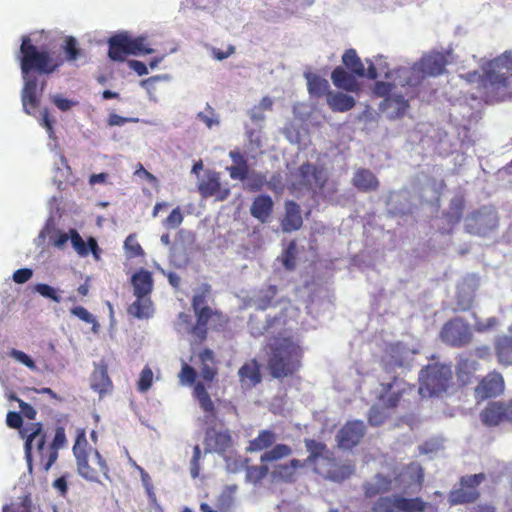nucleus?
<instances>
[{
	"instance_id": "1",
	"label": "nucleus",
	"mask_w": 512,
	"mask_h": 512,
	"mask_svg": "<svg viewBox=\"0 0 512 512\" xmlns=\"http://www.w3.org/2000/svg\"><path fill=\"white\" fill-rule=\"evenodd\" d=\"M292 453L291 446L277 443L272 449L261 454L260 465H248L249 459L239 456L231 462L228 461L227 466L232 472L245 468L246 481L252 484L260 483L267 476H270L271 482L275 484H293L298 479L299 469L305 467V463L296 458L285 463H277Z\"/></svg>"
},
{
	"instance_id": "2",
	"label": "nucleus",
	"mask_w": 512,
	"mask_h": 512,
	"mask_svg": "<svg viewBox=\"0 0 512 512\" xmlns=\"http://www.w3.org/2000/svg\"><path fill=\"white\" fill-rule=\"evenodd\" d=\"M19 61L24 79V87L21 93L23 110L27 114H33L40 104L38 82L34 75L54 73L63 65V58L54 57L46 49L39 50L32 43L31 38L25 35L21 39Z\"/></svg>"
},
{
	"instance_id": "3",
	"label": "nucleus",
	"mask_w": 512,
	"mask_h": 512,
	"mask_svg": "<svg viewBox=\"0 0 512 512\" xmlns=\"http://www.w3.org/2000/svg\"><path fill=\"white\" fill-rule=\"evenodd\" d=\"M401 486V494L381 496L372 505L371 512H438L437 506L421 497H406L407 494H418L424 485V471L419 463L407 465L396 477Z\"/></svg>"
},
{
	"instance_id": "4",
	"label": "nucleus",
	"mask_w": 512,
	"mask_h": 512,
	"mask_svg": "<svg viewBox=\"0 0 512 512\" xmlns=\"http://www.w3.org/2000/svg\"><path fill=\"white\" fill-rule=\"evenodd\" d=\"M512 70V51H505L490 60L482 74L477 71L465 75L467 82L475 84L479 98L487 104L504 100V92L509 86V73Z\"/></svg>"
},
{
	"instance_id": "5",
	"label": "nucleus",
	"mask_w": 512,
	"mask_h": 512,
	"mask_svg": "<svg viewBox=\"0 0 512 512\" xmlns=\"http://www.w3.org/2000/svg\"><path fill=\"white\" fill-rule=\"evenodd\" d=\"M267 367L275 379L297 373L302 365L303 350L292 337H274L267 343Z\"/></svg>"
},
{
	"instance_id": "6",
	"label": "nucleus",
	"mask_w": 512,
	"mask_h": 512,
	"mask_svg": "<svg viewBox=\"0 0 512 512\" xmlns=\"http://www.w3.org/2000/svg\"><path fill=\"white\" fill-rule=\"evenodd\" d=\"M211 293V286L203 284L191 300V306L196 317V323L191 327L190 333L200 342H204L208 335V325L216 331L223 330L229 319L219 310H213L207 304V298Z\"/></svg>"
},
{
	"instance_id": "7",
	"label": "nucleus",
	"mask_w": 512,
	"mask_h": 512,
	"mask_svg": "<svg viewBox=\"0 0 512 512\" xmlns=\"http://www.w3.org/2000/svg\"><path fill=\"white\" fill-rule=\"evenodd\" d=\"M73 454L76 458L78 473L88 481L99 482V476L110 479L109 469L105 459L97 449H93L86 438V431H77Z\"/></svg>"
},
{
	"instance_id": "8",
	"label": "nucleus",
	"mask_w": 512,
	"mask_h": 512,
	"mask_svg": "<svg viewBox=\"0 0 512 512\" xmlns=\"http://www.w3.org/2000/svg\"><path fill=\"white\" fill-rule=\"evenodd\" d=\"M136 300L128 307V313L138 319H148L153 315V303L149 297L153 291L152 273L141 268L131 277Z\"/></svg>"
},
{
	"instance_id": "9",
	"label": "nucleus",
	"mask_w": 512,
	"mask_h": 512,
	"mask_svg": "<svg viewBox=\"0 0 512 512\" xmlns=\"http://www.w3.org/2000/svg\"><path fill=\"white\" fill-rule=\"evenodd\" d=\"M20 436L25 440L24 452L29 468L32 466L33 451H35L39 457L41 467L47 472L51 467H47L45 462L48 455V445L43 424L40 422L28 423L20 430Z\"/></svg>"
},
{
	"instance_id": "10",
	"label": "nucleus",
	"mask_w": 512,
	"mask_h": 512,
	"mask_svg": "<svg viewBox=\"0 0 512 512\" xmlns=\"http://www.w3.org/2000/svg\"><path fill=\"white\" fill-rule=\"evenodd\" d=\"M438 337L448 347L464 348L474 340L473 327L465 318L455 316L442 325Z\"/></svg>"
},
{
	"instance_id": "11",
	"label": "nucleus",
	"mask_w": 512,
	"mask_h": 512,
	"mask_svg": "<svg viewBox=\"0 0 512 512\" xmlns=\"http://www.w3.org/2000/svg\"><path fill=\"white\" fill-rule=\"evenodd\" d=\"M146 38H132L127 33H118L108 40V56L113 61L122 62L128 55L151 54L153 49L145 46Z\"/></svg>"
},
{
	"instance_id": "12",
	"label": "nucleus",
	"mask_w": 512,
	"mask_h": 512,
	"mask_svg": "<svg viewBox=\"0 0 512 512\" xmlns=\"http://www.w3.org/2000/svg\"><path fill=\"white\" fill-rule=\"evenodd\" d=\"M420 390L426 391L429 396H438L448 389L452 380V370L441 363L429 364L419 373Z\"/></svg>"
},
{
	"instance_id": "13",
	"label": "nucleus",
	"mask_w": 512,
	"mask_h": 512,
	"mask_svg": "<svg viewBox=\"0 0 512 512\" xmlns=\"http://www.w3.org/2000/svg\"><path fill=\"white\" fill-rule=\"evenodd\" d=\"M498 225V213L490 206H482L470 212L465 218V231L479 237L488 236Z\"/></svg>"
},
{
	"instance_id": "14",
	"label": "nucleus",
	"mask_w": 512,
	"mask_h": 512,
	"mask_svg": "<svg viewBox=\"0 0 512 512\" xmlns=\"http://www.w3.org/2000/svg\"><path fill=\"white\" fill-rule=\"evenodd\" d=\"M178 378L182 385L193 386V396L198 401L200 408L207 416L214 417L216 415L214 403L204 382L196 381V370L189 364L183 363Z\"/></svg>"
},
{
	"instance_id": "15",
	"label": "nucleus",
	"mask_w": 512,
	"mask_h": 512,
	"mask_svg": "<svg viewBox=\"0 0 512 512\" xmlns=\"http://www.w3.org/2000/svg\"><path fill=\"white\" fill-rule=\"evenodd\" d=\"M484 473L462 476L459 486L453 488L448 494V502L451 506L470 504L480 498L479 485L485 481Z\"/></svg>"
},
{
	"instance_id": "16",
	"label": "nucleus",
	"mask_w": 512,
	"mask_h": 512,
	"mask_svg": "<svg viewBox=\"0 0 512 512\" xmlns=\"http://www.w3.org/2000/svg\"><path fill=\"white\" fill-rule=\"evenodd\" d=\"M411 389L412 387L406 381L394 377L391 382L381 384L378 400L384 408L395 409L403 396Z\"/></svg>"
},
{
	"instance_id": "17",
	"label": "nucleus",
	"mask_w": 512,
	"mask_h": 512,
	"mask_svg": "<svg viewBox=\"0 0 512 512\" xmlns=\"http://www.w3.org/2000/svg\"><path fill=\"white\" fill-rule=\"evenodd\" d=\"M481 423L488 428L510 424L508 401H491L479 413Z\"/></svg>"
},
{
	"instance_id": "18",
	"label": "nucleus",
	"mask_w": 512,
	"mask_h": 512,
	"mask_svg": "<svg viewBox=\"0 0 512 512\" xmlns=\"http://www.w3.org/2000/svg\"><path fill=\"white\" fill-rule=\"evenodd\" d=\"M366 434V426L362 420L347 421L336 435L340 448L350 450L357 446Z\"/></svg>"
},
{
	"instance_id": "19",
	"label": "nucleus",
	"mask_w": 512,
	"mask_h": 512,
	"mask_svg": "<svg viewBox=\"0 0 512 512\" xmlns=\"http://www.w3.org/2000/svg\"><path fill=\"white\" fill-rule=\"evenodd\" d=\"M505 388L503 376L496 371L488 373L475 388V396L480 400L497 397Z\"/></svg>"
},
{
	"instance_id": "20",
	"label": "nucleus",
	"mask_w": 512,
	"mask_h": 512,
	"mask_svg": "<svg viewBox=\"0 0 512 512\" xmlns=\"http://www.w3.org/2000/svg\"><path fill=\"white\" fill-rule=\"evenodd\" d=\"M198 191L203 198L215 196L218 201H224L230 195V189L221 186L219 174L216 172L209 173L199 183Z\"/></svg>"
},
{
	"instance_id": "21",
	"label": "nucleus",
	"mask_w": 512,
	"mask_h": 512,
	"mask_svg": "<svg viewBox=\"0 0 512 512\" xmlns=\"http://www.w3.org/2000/svg\"><path fill=\"white\" fill-rule=\"evenodd\" d=\"M198 359L200 362V375L203 380L202 382H204L205 386L208 388L216 380L218 375L215 354L211 349L205 348L199 352Z\"/></svg>"
},
{
	"instance_id": "22",
	"label": "nucleus",
	"mask_w": 512,
	"mask_h": 512,
	"mask_svg": "<svg viewBox=\"0 0 512 512\" xmlns=\"http://www.w3.org/2000/svg\"><path fill=\"white\" fill-rule=\"evenodd\" d=\"M420 69L424 74L431 77L442 75L445 72L447 58L441 52H431L424 55L419 61Z\"/></svg>"
},
{
	"instance_id": "23",
	"label": "nucleus",
	"mask_w": 512,
	"mask_h": 512,
	"mask_svg": "<svg viewBox=\"0 0 512 512\" xmlns=\"http://www.w3.org/2000/svg\"><path fill=\"white\" fill-rule=\"evenodd\" d=\"M397 84L401 87H417L426 78L418 62L411 67H399L394 70Z\"/></svg>"
},
{
	"instance_id": "24",
	"label": "nucleus",
	"mask_w": 512,
	"mask_h": 512,
	"mask_svg": "<svg viewBox=\"0 0 512 512\" xmlns=\"http://www.w3.org/2000/svg\"><path fill=\"white\" fill-rule=\"evenodd\" d=\"M90 387L100 396L112 391L113 384L108 375V367L104 361L94 365V370L90 377Z\"/></svg>"
},
{
	"instance_id": "25",
	"label": "nucleus",
	"mask_w": 512,
	"mask_h": 512,
	"mask_svg": "<svg viewBox=\"0 0 512 512\" xmlns=\"http://www.w3.org/2000/svg\"><path fill=\"white\" fill-rule=\"evenodd\" d=\"M301 183L308 188H323L327 181L322 168L311 163H304L299 168Z\"/></svg>"
},
{
	"instance_id": "26",
	"label": "nucleus",
	"mask_w": 512,
	"mask_h": 512,
	"mask_svg": "<svg viewBox=\"0 0 512 512\" xmlns=\"http://www.w3.org/2000/svg\"><path fill=\"white\" fill-rule=\"evenodd\" d=\"M206 452L214 451L224 454L232 446V437L229 431H208L204 440Z\"/></svg>"
},
{
	"instance_id": "27",
	"label": "nucleus",
	"mask_w": 512,
	"mask_h": 512,
	"mask_svg": "<svg viewBox=\"0 0 512 512\" xmlns=\"http://www.w3.org/2000/svg\"><path fill=\"white\" fill-rule=\"evenodd\" d=\"M70 241L79 256L86 257L91 252L95 260L100 259L101 249L95 238L89 237L86 243L77 230L71 229Z\"/></svg>"
},
{
	"instance_id": "28",
	"label": "nucleus",
	"mask_w": 512,
	"mask_h": 512,
	"mask_svg": "<svg viewBox=\"0 0 512 512\" xmlns=\"http://www.w3.org/2000/svg\"><path fill=\"white\" fill-rule=\"evenodd\" d=\"M303 225L301 208L295 201L289 200L285 203V215L281 220L283 232L289 233L299 230Z\"/></svg>"
},
{
	"instance_id": "29",
	"label": "nucleus",
	"mask_w": 512,
	"mask_h": 512,
	"mask_svg": "<svg viewBox=\"0 0 512 512\" xmlns=\"http://www.w3.org/2000/svg\"><path fill=\"white\" fill-rule=\"evenodd\" d=\"M355 74L346 71L342 66H337L331 73V80L335 87L347 92L360 91V84Z\"/></svg>"
},
{
	"instance_id": "30",
	"label": "nucleus",
	"mask_w": 512,
	"mask_h": 512,
	"mask_svg": "<svg viewBox=\"0 0 512 512\" xmlns=\"http://www.w3.org/2000/svg\"><path fill=\"white\" fill-rule=\"evenodd\" d=\"M239 381L242 386L255 387L262 380L260 364L256 359L245 362L238 370Z\"/></svg>"
},
{
	"instance_id": "31",
	"label": "nucleus",
	"mask_w": 512,
	"mask_h": 512,
	"mask_svg": "<svg viewBox=\"0 0 512 512\" xmlns=\"http://www.w3.org/2000/svg\"><path fill=\"white\" fill-rule=\"evenodd\" d=\"M305 447L308 451V456L302 461L306 465L316 466L320 459L332 460V454L328 451L325 443L317 441L315 439H304Z\"/></svg>"
},
{
	"instance_id": "32",
	"label": "nucleus",
	"mask_w": 512,
	"mask_h": 512,
	"mask_svg": "<svg viewBox=\"0 0 512 512\" xmlns=\"http://www.w3.org/2000/svg\"><path fill=\"white\" fill-rule=\"evenodd\" d=\"M494 353L499 365L512 366V336L498 335L493 342Z\"/></svg>"
},
{
	"instance_id": "33",
	"label": "nucleus",
	"mask_w": 512,
	"mask_h": 512,
	"mask_svg": "<svg viewBox=\"0 0 512 512\" xmlns=\"http://www.w3.org/2000/svg\"><path fill=\"white\" fill-rule=\"evenodd\" d=\"M277 434L271 429H263L258 432V435L248 442L246 451L250 453L254 452H266L272 449L276 445Z\"/></svg>"
},
{
	"instance_id": "34",
	"label": "nucleus",
	"mask_w": 512,
	"mask_h": 512,
	"mask_svg": "<svg viewBox=\"0 0 512 512\" xmlns=\"http://www.w3.org/2000/svg\"><path fill=\"white\" fill-rule=\"evenodd\" d=\"M274 208L272 198L267 194H261L254 198L251 207V215L262 223L270 218Z\"/></svg>"
},
{
	"instance_id": "35",
	"label": "nucleus",
	"mask_w": 512,
	"mask_h": 512,
	"mask_svg": "<svg viewBox=\"0 0 512 512\" xmlns=\"http://www.w3.org/2000/svg\"><path fill=\"white\" fill-rule=\"evenodd\" d=\"M352 184L360 192H371L378 189L379 180L369 169L359 168L354 173Z\"/></svg>"
},
{
	"instance_id": "36",
	"label": "nucleus",
	"mask_w": 512,
	"mask_h": 512,
	"mask_svg": "<svg viewBox=\"0 0 512 512\" xmlns=\"http://www.w3.org/2000/svg\"><path fill=\"white\" fill-rule=\"evenodd\" d=\"M478 368L479 363L476 360L467 357H460L457 360L455 367L457 380L462 385H468L472 383Z\"/></svg>"
},
{
	"instance_id": "37",
	"label": "nucleus",
	"mask_w": 512,
	"mask_h": 512,
	"mask_svg": "<svg viewBox=\"0 0 512 512\" xmlns=\"http://www.w3.org/2000/svg\"><path fill=\"white\" fill-rule=\"evenodd\" d=\"M392 488V479L383 474H376L372 481L363 484V491L366 498H373L379 494L389 492Z\"/></svg>"
},
{
	"instance_id": "38",
	"label": "nucleus",
	"mask_w": 512,
	"mask_h": 512,
	"mask_svg": "<svg viewBox=\"0 0 512 512\" xmlns=\"http://www.w3.org/2000/svg\"><path fill=\"white\" fill-rule=\"evenodd\" d=\"M229 156L233 162V165L227 167L230 178L240 181L246 180L249 175V166L245 156L238 151H231Z\"/></svg>"
},
{
	"instance_id": "39",
	"label": "nucleus",
	"mask_w": 512,
	"mask_h": 512,
	"mask_svg": "<svg viewBox=\"0 0 512 512\" xmlns=\"http://www.w3.org/2000/svg\"><path fill=\"white\" fill-rule=\"evenodd\" d=\"M327 104L334 112H346L351 110L356 102L350 95L342 92H331L327 97Z\"/></svg>"
},
{
	"instance_id": "40",
	"label": "nucleus",
	"mask_w": 512,
	"mask_h": 512,
	"mask_svg": "<svg viewBox=\"0 0 512 512\" xmlns=\"http://www.w3.org/2000/svg\"><path fill=\"white\" fill-rule=\"evenodd\" d=\"M66 442L65 429L61 426L57 427L52 442L48 444V455L45 460L47 467H52L55 464L58 459V451L66 445Z\"/></svg>"
},
{
	"instance_id": "41",
	"label": "nucleus",
	"mask_w": 512,
	"mask_h": 512,
	"mask_svg": "<svg viewBox=\"0 0 512 512\" xmlns=\"http://www.w3.org/2000/svg\"><path fill=\"white\" fill-rule=\"evenodd\" d=\"M465 209V198L462 195H457L450 200L449 207L444 213V217L452 224H458L463 216Z\"/></svg>"
},
{
	"instance_id": "42",
	"label": "nucleus",
	"mask_w": 512,
	"mask_h": 512,
	"mask_svg": "<svg viewBox=\"0 0 512 512\" xmlns=\"http://www.w3.org/2000/svg\"><path fill=\"white\" fill-rule=\"evenodd\" d=\"M342 62L344 66L353 74L357 75L358 77H365L364 65L355 49H347L342 56Z\"/></svg>"
},
{
	"instance_id": "43",
	"label": "nucleus",
	"mask_w": 512,
	"mask_h": 512,
	"mask_svg": "<svg viewBox=\"0 0 512 512\" xmlns=\"http://www.w3.org/2000/svg\"><path fill=\"white\" fill-rule=\"evenodd\" d=\"M386 105L393 109L390 115L391 119H399L405 115L409 108V101L403 95L397 94L385 99Z\"/></svg>"
},
{
	"instance_id": "44",
	"label": "nucleus",
	"mask_w": 512,
	"mask_h": 512,
	"mask_svg": "<svg viewBox=\"0 0 512 512\" xmlns=\"http://www.w3.org/2000/svg\"><path fill=\"white\" fill-rule=\"evenodd\" d=\"M308 91L311 95H314L316 97H322L326 96V98L329 96V93L332 91L330 90V85L328 80L325 78H322L318 75H310L308 77Z\"/></svg>"
},
{
	"instance_id": "45",
	"label": "nucleus",
	"mask_w": 512,
	"mask_h": 512,
	"mask_svg": "<svg viewBox=\"0 0 512 512\" xmlns=\"http://www.w3.org/2000/svg\"><path fill=\"white\" fill-rule=\"evenodd\" d=\"M123 247L128 259L145 256L144 249L138 242L136 234H129L124 241Z\"/></svg>"
},
{
	"instance_id": "46",
	"label": "nucleus",
	"mask_w": 512,
	"mask_h": 512,
	"mask_svg": "<svg viewBox=\"0 0 512 512\" xmlns=\"http://www.w3.org/2000/svg\"><path fill=\"white\" fill-rule=\"evenodd\" d=\"M62 50L65 54L63 62L65 60L68 62H75L82 55V51L78 47V42L73 36H67L65 38Z\"/></svg>"
},
{
	"instance_id": "47",
	"label": "nucleus",
	"mask_w": 512,
	"mask_h": 512,
	"mask_svg": "<svg viewBox=\"0 0 512 512\" xmlns=\"http://www.w3.org/2000/svg\"><path fill=\"white\" fill-rule=\"evenodd\" d=\"M297 245L296 242L290 241L286 249L281 255V261L284 268L293 271L296 268Z\"/></svg>"
},
{
	"instance_id": "48",
	"label": "nucleus",
	"mask_w": 512,
	"mask_h": 512,
	"mask_svg": "<svg viewBox=\"0 0 512 512\" xmlns=\"http://www.w3.org/2000/svg\"><path fill=\"white\" fill-rule=\"evenodd\" d=\"M247 179H248L247 188L250 191H254V192L260 191L264 187V185H267L270 190H273V191L276 190V188L272 184V182L271 181L267 182L266 176L262 173L253 172L252 174L248 175Z\"/></svg>"
},
{
	"instance_id": "49",
	"label": "nucleus",
	"mask_w": 512,
	"mask_h": 512,
	"mask_svg": "<svg viewBox=\"0 0 512 512\" xmlns=\"http://www.w3.org/2000/svg\"><path fill=\"white\" fill-rule=\"evenodd\" d=\"M353 468L350 465H335L327 471L326 477L333 481H343L351 476Z\"/></svg>"
},
{
	"instance_id": "50",
	"label": "nucleus",
	"mask_w": 512,
	"mask_h": 512,
	"mask_svg": "<svg viewBox=\"0 0 512 512\" xmlns=\"http://www.w3.org/2000/svg\"><path fill=\"white\" fill-rule=\"evenodd\" d=\"M388 415L378 406H372L368 411L367 420L370 426L379 427L385 423Z\"/></svg>"
},
{
	"instance_id": "51",
	"label": "nucleus",
	"mask_w": 512,
	"mask_h": 512,
	"mask_svg": "<svg viewBox=\"0 0 512 512\" xmlns=\"http://www.w3.org/2000/svg\"><path fill=\"white\" fill-rule=\"evenodd\" d=\"M183 219L184 217L180 207H176L171 211L167 218L163 220L162 224L167 229H176L182 224Z\"/></svg>"
},
{
	"instance_id": "52",
	"label": "nucleus",
	"mask_w": 512,
	"mask_h": 512,
	"mask_svg": "<svg viewBox=\"0 0 512 512\" xmlns=\"http://www.w3.org/2000/svg\"><path fill=\"white\" fill-rule=\"evenodd\" d=\"M277 294V287L274 285L268 286L264 294L261 295L257 300V306L261 310H266L273 303V300Z\"/></svg>"
},
{
	"instance_id": "53",
	"label": "nucleus",
	"mask_w": 512,
	"mask_h": 512,
	"mask_svg": "<svg viewBox=\"0 0 512 512\" xmlns=\"http://www.w3.org/2000/svg\"><path fill=\"white\" fill-rule=\"evenodd\" d=\"M153 382V372L149 366H145L139 376L137 387L140 392H146L150 389Z\"/></svg>"
},
{
	"instance_id": "54",
	"label": "nucleus",
	"mask_w": 512,
	"mask_h": 512,
	"mask_svg": "<svg viewBox=\"0 0 512 512\" xmlns=\"http://www.w3.org/2000/svg\"><path fill=\"white\" fill-rule=\"evenodd\" d=\"M35 291H37L41 296L45 298H49L54 302L59 303L61 301L60 296L57 294V291L48 284L39 283L35 285Z\"/></svg>"
},
{
	"instance_id": "55",
	"label": "nucleus",
	"mask_w": 512,
	"mask_h": 512,
	"mask_svg": "<svg viewBox=\"0 0 512 512\" xmlns=\"http://www.w3.org/2000/svg\"><path fill=\"white\" fill-rule=\"evenodd\" d=\"M9 355L17 360L18 362L24 364L26 367L34 370L36 369V364L34 360L27 355L25 352L17 350V349H11L9 352Z\"/></svg>"
},
{
	"instance_id": "56",
	"label": "nucleus",
	"mask_w": 512,
	"mask_h": 512,
	"mask_svg": "<svg viewBox=\"0 0 512 512\" xmlns=\"http://www.w3.org/2000/svg\"><path fill=\"white\" fill-rule=\"evenodd\" d=\"M197 118L201 120L207 128L211 129L214 125H218L219 121L215 118L214 109L207 105L206 112H199Z\"/></svg>"
},
{
	"instance_id": "57",
	"label": "nucleus",
	"mask_w": 512,
	"mask_h": 512,
	"mask_svg": "<svg viewBox=\"0 0 512 512\" xmlns=\"http://www.w3.org/2000/svg\"><path fill=\"white\" fill-rule=\"evenodd\" d=\"M398 86L396 78H394L393 83H385V82H376L375 84V93L378 96L385 97H391L390 92L392 91V88Z\"/></svg>"
},
{
	"instance_id": "58",
	"label": "nucleus",
	"mask_w": 512,
	"mask_h": 512,
	"mask_svg": "<svg viewBox=\"0 0 512 512\" xmlns=\"http://www.w3.org/2000/svg\"><path fill=\"white\" fill-rule=\"evenodd\" d=\"M6 423L7 426L13 429H23L25 426H23V419L21 416V413L10 411L8 412L6 416Z\"/></svg>"
},
{
	"instance_id": "59",
	"label": "nucleus",
	"mask_w": 512,
	"mask_h": 512,
	"mask_svg": "<svg viewBox=\"0 0 512 512\" xmlns=\"http://www.w3.org/2000/svg\"><path fill=\"white\" fill-rule=\"evenodd\" d=\"M51 100L61 111H68L77 104V102L66 99L60 94L52 96Z\"/></svg>"
},
{
	"instance_id": "60",
	"label": "nucleus",
	"mask_w": 512,
	"mask_h": 512,
	"mask_svg": "<svg viewBox=\"0 0 512 512\" xmlns=\"http://www.w3.org/2000/svg\"><path fill=\"white\" fill-rule=\"evenodd\" d=\"M499 321L496 317H490L486 321H476L474 328L478 332H486L495 329Z\"/></svg>"
},
{
	"instance_id": "61",
	"label": "nucleus",
	"mask_w": 512,
	"mask_h": 512,
	"mask_svg": "<svg viewBox=\"0 0 512 512\" xmlns=\"http://www.w3.org/2000/svg\"><path fill=\"white\" fill-rule=\"evenodd\" d=\"M71 313L84 321L85 323H94L95 318L94 316L84 307L82 306H76L71 309Z\"/></svg>"
},
{
	"instance_id": "62",
	"label": "nucleus",
	"mask_w": 512,
	"mask_h": 512,
	"mask_svg": "<svg viewBox=\"0 0 512 512\" xmlns=\"http://www.w3.org/2000/svg\"><path fill=\"white\" fill-rule=\"evenodd\" d=\"M33 276V271L30 268H21L13 273V281L17 284H23L29 281Z\"/></svg>"
},
{
	"instance_id": "63",
	"label": "nucleus",
	"mask_w": 512,
	"mask_h": 512,
	"mask_svg": "<svg viewBox=\"0 0 512 512\" xmlns=\"http://www.w3.org/2000/svg\"><path fill=\"white\" fill-rule=\"evenodd\" d=\"M19 407L21 410V413L28 418L29 420H34L36 417V410L28 403L19 400Z\"/></svg>"
},
{
	"instance_id": "64",
	"label": "nucleus",
	"mask_w": 512,
	"mask_h": 512,
	"mask_svg": "<svg viewBox=\"0 0 512 512\" xmlns=\"http://www.w3.org/2000/svg\"><path fill=\"white\" fill-rule=\"evenodd\" d=\"M128 65L131 69H133L139 76H143L148 74V69L145 63L139 60H130L128 61Z\"/></svg>"
}]
</instances>
